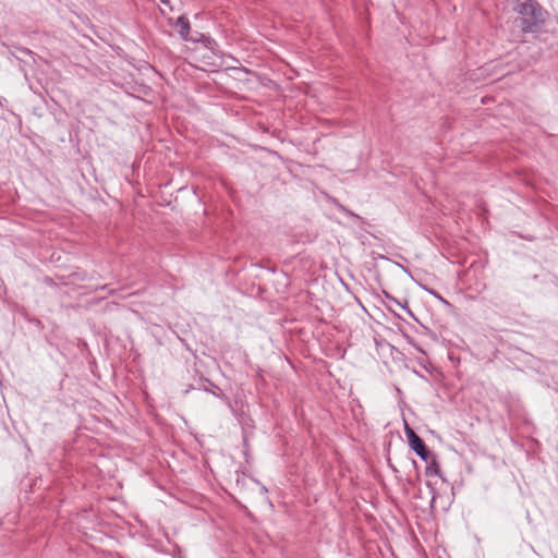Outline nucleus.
<instances>
[{"mask_svg":"<svg viewBox=\"0 0 558 558\" xmlns=\"http://www.w3.org/2000/svg\"><path fill=\"white\" fill-rule=\"evenodd\" d=\"M405 435L410 448L425 462H428L430 452L427 449L424 440L408 425L405 424Z\"/></svg>","mask_w":558,"mask_h":558,"instance_id":"f03ea898","label":"nucleus"},{"mask_svg":"<svg viewBox=\"0 0 558 558\" xmlns=\"http://www.w3.org/2000/svg\"><path fill=\"white\" fill-rule=\"evenodd\" d=\"M173 26L183 40H185V41L194 40L193 38L190 37L191 25H190L187 17L179 16L177 19V21L173 23Z\"/></svg>","mask_w":558,"mask_h":558,"instance_id":"7ed1b4c3","label":"nucleus"},{"mask_svg":"<svg viewBox=\"0 0 558 558\" xmlns=\"http://www.w3.org/2000/svg\"><path fill=\"white\" fill-rule=\"evenodd\" d=\"M162 3L169 4V0H163Z\"/></svg>","mask_w":558,"mask_h":558,"instance_id":"423d86ee","label":"nucleus"},{"mask_svg":"<svg viewBox=\"0 0 558 558\" xmlns=\"http://www.w3.org/2000/svg\"><path fill=\"white\" fill-rule=\"evenodd\" d=\"M427 466H426V475L428 476H441L440 468L438 464V461L435 456L430 453V458L428 459Z\"/></svg>","mask_w":558,"mask_h":558,"instance_id":"20e7f679","label":"nucleus"},{"mask_svg":"<svg viewBox=\"0 0 558 558\" xmlns=\"http://www.w3.org/2000/svg\"><path fill=\"white\" fill-rule=\"evenodd\" d=\"M205 383L208 384V386H204V390L205 391H209V392H211L213 395H215L218 398L227 399V397L223 393V391L217 385H215L214 383L209 381L208 379H206Z\"/></svg>","mask_w":558,"mask_h":558,"instance_id":"39448f33","label":"nucleus"},{"mask_svg":"<svg viewBox=\"0 0 558 558\" xmlns=\"http://www.w3.org/2000/svg\"><path fill=\"white\" fill-rule=\"evenodd\" d=\"M515 10L521 16L522 31L525 33L538 32L547 17V11L535 0H518Z\"/></svg>","mask_w":558,"mask_h":558,"instance_id":"f257e3e1","label":"nucleus"}]
</instances>
